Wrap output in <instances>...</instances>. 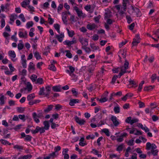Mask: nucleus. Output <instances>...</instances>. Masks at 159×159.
Segmentation results:
<instances>
[{"label":"nucleus","mask_w":159,"mask_h":159,"mask_svg":"<svg viewBox=\"0 0 159 159\" xmlns=\"http://www.w3.org/2000/svg\"><path fill=\"white\" fill-rule=\"evenodd\" d=\"M32 116L34 121L37 123L40 122V120L38 118L44 117L42 112L39 113L38 114H37L35 112H34L32 114Z\"/></svg>","instance_id":"obj_1"},{"label":"nucleus","mask_w":159,"mask_h":159,"mask_svg":"<svg viewBox=\"0 0 159 159\" xmlns=\"http://www.w3.org/2000/svg\"><path fill=\"white\" fill-rule=\"evenodd\" d=\"M45 130L42 127H40L39 126H36L35 130H31V132L33 134H36L38 133L39 132H40V134H42L45 132Z\"/></svg>","instance_id":"obj_2"},{"label":"nucleus","mask_w":159,"mask_h":159,"mask_svg":"<svg viewBox=\"0 0 159 159\" xmlns=\"http://www.w3.org/2000/svg\"><path fill=\"white\" fill-rule=\"evenodd\" d=\"M74 10L76 11L78 16L80 18L82 17L83 18L85 16V14H84L82 11L79 9L76 6L74 7Z\"/></svg>","instance_id":"obj_3"},{"label":"nucleus","mask_w":159,"mask_h":159,"mask_svg":"<svg viewBox=\"0 0 159 159\" xmlns=\"http://www.w3.org/2000/svg\"><path fill=\"white\" fill-rule=\"evenodd\" d=\"M140 42V38L138 34L136 35L135 38L133 39V41L132 42V44L133 46H135L137 45Z\"/></svg>","instance_id":"obj_4"},{"label":"nucleus","mask_w":159,"mask_h":159,"mask_svg":"<svg viewBox=\"0 0 159 159\" xmlns=\"http://www.w3.org/2000/svg\"><path fill=\"white\" fill-rule=\"evenodd\" d=\"M157 148V146L154 143L151 144L149 142H148L146 145V149L147 150H149L151 148V150H155Z\"/></svg>","instance_id":"obj_5"},{"label":"nucleus","mask_w":159,"mask_h":159,"mask_svg":"<svg viewBox=\"0 0 159 159\" xmlns=\"http://www.w3.org/2000/svg\"><path fill=\"white\" fill-rule=\"evenodd\" d=\"M77 41L75 38H73L71 41H69L68 40H66L63 42L64 44L67 45L68 47H70L72 44L76 43Z\"/></svg>","instance_id":"obj_6"},{"label":"nucleus","mask_w":159,"mask_h":159,"mask_svg":"<svg viewBox=\"0 0 159 159\" xmlns=\"http://www.w3.org/2000/svg\"><path fill=\"white\" fill-rule=\"evenodd\" d=\"M111 120L112 121L113 124L115 126H117L120 124L117 118L114 116H112L111 118Z\"/></svg>","instance_id":"obj_7"},{"label":"nucleus","mask_w":159,"mask_h":159,"mask_svg":"<svg viewBox=\"0 0 159 159\" xmlns=\"http://www.w3.org/2000/svg\"><path fill=\"white\" fill-rule=\"evenodd\" d=\"M75 120L76 122L80 125H84L85 122V120L83 119H81L79 117L76 116L75 117Z\"/></svg>","instance_id":"obj_8"},{"label":"nucleus","mask_w":159,"mask_h":159,"mask_svg":"<svg viewBox=\"0 0 159 159\" xmlns=\"http://www.w3.org/2000/svg\"><path fill=\"white\" fill-rule=\"evenodd\" d=\"M131 7L134 12L136 13V15L137 17L140 16H141V12L139 8L137 7H134L133 6H132Z\"/></svg>","instance_id":"obj_9"},{"label":"nucleus","mask_w":159,"mask_h":159,"mask_svg":"<svg viewBox=\"0 0 159 159\" xmlns=\"http://www.w3.org/2000/svg\"><path fill=\"white\" fill-rule=\"evenodd\" d=\"M80 102V100L78 99H71L70 100L69 104L71 106H74L75 104L78 103Z\"/></svg>","instance_id":"obj_10"},{"label":"nucleus","mask_w":159,"mask_h":159,"mask_svg":"<svg viewBox=\"0 0 159 159\" xmlns=\"http://www.w3.org/2000/svg\"><path fill=\"white\" fill-rule=\"evenodd\" d=\"M19 35L20 38L26 39L27 37V33L26 31H25L24 32L19 31Z\"/></svg>","instance_id":"obj_11"},{"label":"nucleus","mask_w":159,"mask_h":159,"mask_svg":"<svg viewBox=\"0 0 159 159\" xmlns=\"http://www.w3.org/2000/svg\"><path fill=\"white\" fill-rule=\"evenodd\" d=\"M55 37L59 42H61L63 41V38L64 37V35L63 33H61L60 35H56Z\"/></svg>","instance_id":"obj_12"},{"label":"nucleus","mask_w":159,"mask_h":159,"mask_svg":"<svg viewBox=\"0 0 159 159\" xmlns=\"http://www.w3.org/2000/svg\"><path fill=\"white\" fill-rule=\"evenodd\" d=\"M127 49L126 48L124 49L123 50H120L119 52V54H121L122 56V57L125 59H126V55Z\"/></svg>","instance_id":"obj_13"},{"label":"nucleus","mask_w":159,"mask_h":159,"mask_svg":"<svg viewBox=\"0 0 159 159\" xmlns=\"http://www.w3.org/2000/svg\"><path fill=\"white\" fill-rule=\"evenodd\" d=\"M43 124L44 125V127H42L45 130H48L50 127V125H49L48 121L45 120L43 122Z\"/></svg>","instance_id":"obj_14"},{"label":"nucleus","mask_w":159,"mask_h":159,"mask_svg":"<svg viewBox=\"0 0 159 159\" xmlns=\"http://www.w3.org/2000/svg\"><path fill=\"white\" fill-rule=\"evenodd\" d=\"M96 27V25L94 24H89L87 25V28L90 30H92Z\"/></svg>","instance_id":"obj_15"},{"label":"nucleus","mask_w":159,"mask_h":159,"mask_svg":"<svg viewBox=\"0 0 159 159\" xmlns=\"http://www.w3.org/2000/svg\"><path fill=\"white\" fill-rule=\"evenodd\" d=\"M53 106V105H50L48 106V107L44 109V111L45 113H47L52 110Z\"/></svg>","instance_id":"obj_16"},{"label":"nucleus","mask_w":159,"mask_h":159,"mask_svg":"<svg viewBox=\"0 0 159 159\" xmlns=\"http://www.w3.org/2000/svg\"><path fill=\"white\" fill-rule=\"evenodd\" d=\"M127 72L126 70H124L123 67H121L120 71L117 76H118V78H120L122 75H123L125 73H127Z\"/></svg>","instance_id":"obj_17"},{"label":"nucleus","mask_w":159,"mask_h":159,"mask_svg":"<svg viewBox=\"0 0 159 159\" xmlns=\"http://www.w3.org/2000/svg\"><path fill=\"white\" fill-rule=\"evenodd\" d=\"M52 90L54 92H60L61 89L60 86H54L52 87Z\"/></svg>","instance_id":"obj_18"},{"label":"nucleus","mask_w":159,"mask_h":159,"mask_svg":"<svg viewBox=\"0 0 159 159\" xmlns=\"http://www.w3.org/2000/svg\"><path fill=\"white\" fill-rule=\"evenodd\" d=\"M129 62L126 59H125V62L124 64V66H122L123 67L124 70H126L129 68Z\"/></svg>","instance_id":"obj_19"},{"label":"nucleus","mask_w":159,"mask_h":159,"mask_svg":"<svg viewBox=\"0 0 159 159\" xmlns=\"http://www.w3.org/2000/svg\"><path fill=\"white\" fill-rule=\"evenodd\" d=\"M155 87V86H148L145 87L143 90L144 91H150L152 89H153Z\"/></svg>","instance_id":"obj_20"},{"label":"nucleus","mask_w":159,"mask_h":159,"mask_svg":"<svg viewBox=\"0 0 159 159\" xmlns=\"http://www.w3.org/2000/svg\"><path fill=\"white\" fill-rule=\"evenodd\" d=\"M28 70L29 71L31 70H34L35 68V65L32 62H30V65L28 67Z\"/></svg>","instance_id":"obj_21"},{"label":"nucleus","mask_w":159,"mask_h":159,"mask_svg":"<svg viewBox=\"0 0 159 159\" xmlns=\"http://www.w3.org/2000/svg\"><path fill=\"white\" fill-rule=\"evenodd\" d=\"M9 56L13 58H14L16 57V53L14 51H10L8 52Z\"/></svg>","instance_id":"obj_22"},{"label":"nucleus","mask_w":159,"mask_h":159,"mask_svg":"<svg viewBox=\"0 0 159 159\" xmlns=\"http://www.w3.org/2000/svg\"><path fill=\"white\" fill-rule=\"evenodd\" d=\"M35 97L34 94V93H32L28 95L27 97V98L28 101H30L32 99H33Z\"/></svg>","instance_id":"obj_23"},{"label":"nucleus","mask_w":159,"mask_h":159,"mask_svg":"<svg viewBox=\"0 0 159 159\" xmlns=\"http://www.w3.org/2000/svg\"><path fill=\"white\" fill-rule=\"evenodd\" d=\"M54 27L58 33H60V25L58 24H55L54 25Z\"/></svg>","instance_id":"obj_24"},{"label":"nucleus","mask_w":159,"mask_h":159,"mask_svg":"<svg viewBox=\"0 0 159 159\" xmlns=\"http://www.w3.org/2000/svg\"><path fill=\"white\" fill-rule=\"evenodd\" d=\"M49 69L51 70H52L53 71H55L56 70V68L55 66L52 63H51L49 66Z\"/></svg>","instance_id":"obj_25"},{"label":"nucleus","mask_w":159,"mask_h":159,"mask_svg":"<svg viewBox=\"0 0 159 159\" xmlns=\"http://www.w3.org/2000/svg\"><path fill=\"white\" fill-rule=\"evenodd\" d=\"M62 18L64 22H67L66 19L67 18L66 13L65 12H63L62 14Z\"/></svg>","instance_id":"obj_26"},{"label":"nucleus","mask_w":159,"mask_h":159,"mask_svg":"<svg viewBox=\"0 0 159 159\" xmlns=\"http://www.w3.org/2000/svg\"><path fill=\"white\" fill-rule=\"evenodd\" d=\"M102 132L104 133L107 136L110 135V132L108 129H104L102 130Z\"/></svg>","instance_id":"obj_27"},{"label":"nucleus","mask_w":159,"mask_h":159,"mask_svg":"<svg viewBox=\"0 0 159 159\" xmlns=\"http://www.w3.org/2000/svg\"><path fill=\"white\" fill-rule=\"evenodd\" d=\"M90 47L93 50V51H94L95 50H98L99 49V47L98 46H94L93 44H91Z\"/></svg>","instance_id":"obj_28"},{"label":"nucleus","mask_w":159,"mask_h":159,"mask_svg":"<svg viewBox=\"0 0 159 159\" xmlns=\"http://www.w3.org/2000/svg\"><path fill=\"white\" fill-rule=\"evenodd\" d=\"M17 112L19 113H22L24 111V108L21 107H18L16 108Z\"/></svg>","instance_id":"obj_29"},{"label":"nucleus","mask_w":159,"mask_h":159,"mask_svg":"<svg viewBox=\"0 0 159 159\" xmlns=\"http://www.w3.org/2000/svg\"><path fill=\"white\" fill-rule=\"evenodd\" d=\"M14 148L17 149L19 150V151L21 150H23V146H22L19 145H16L14 146L13 147Z\"/></svg>","instance_id":"obj_30"},{"label":"nucleus","mask_w":159,"mask_h":159,"mask_svg":"<svg viewBox=\"0 0 159 159\" xmlns=\"http://www.w3.org/2000/svg\"><path fill=\"white\" fill-rule=\"evenodd\" d=\"M45 89L46 90V92L45 93H46V96L49 95V92L50 91V87L49 86H47L45 87Z\"/></svg>","instance_id":"obj_31"},{"label":"nucleus","mask_w":159,"mask_h":159,"mask_svg":"<svg viewBox=\"0 0 159 159\" xmlns=\"http://www.w3.org/2000/svg\"><path fill=\"white\" fill-rule=\"evenodd\" d=\"M144 83V81H142L139 84L138 88V90L139 92L141 91V90L143 88V85Z\"/></svg>","instance_id":"obj_32"},{"label":"nucleus","mask_w":159,"mask_h":159,"mask_svg":"<svg viewBox=\"0 0 159 159\" xmlns=\"http://www.w3.org/2000/svg\"><path fill=\"white\" fill-rule=\"evenodd\" d=\"M34 56L37 60L41 59V56L39 54V52H36L34 53Z\"/></svg>","instance_id":"obj_33"},{"label":"nucleus","mask_w":159,"mask_h":159,"mask_svg":"<svg viewBox=\"0 0 159 159\" xmlns=\"http://www.w3.org/2000/svg\"><path fill=\"white\" fill-rule=\"evenodd\" d=\"M65 52H66V56L67 57L70 58L72 57V55L69 50H66Z\"/></svg>","instance_id":"obj_34"},{"label":"nucleus","mask_w":159,"mask_h":159,"mask_svg":"<svg viewBox=\"0 0 159 159\" xmlns=\"http://www.w3.org/2000/svg\"><path fill=\"white\" fill-rule=\"evenodd\" d=\"M22 159H30L32 157V156L31 154H29L26 155H24L22 157H21Z\"/></svg>","instance_id":"obj_35"},{"label":"nucleus","mask_w":159,"mask_h":159,"mask_svg":"<svg viewBox=\"0 0 159 159\" xmlns=\"http://www.w3.org/2000/svg\"><path fill=\"white\" fill-rule=\"evenodd\" d=\"M44 89L43 87H42V88H40V90L39 93V95H46V93L44 92Z\"/></svg>","instance_id":"obj_36"},{"label":"nucleus","mask_w":159,"mask_h":159,"mask_svg":"<svg viewBox=\"0 0 159 159\" xmlns=\"http://www.w3.org/2000/svg\"><path fill=\"white\" fill-rule=\"evenodd\" d=\"M114 111L115 113L118 114L120 113V107H115L114 108Z\"/></svg>","instance_id":"obj_37"},{"label":"nucleus","mask_w":159,"mask_h":159,"mask_svg":"<svg viewBox=\"0 0 159 159\" xmlns=\"http://www.w3.org/2000/svg\"><path fill=\"white\" fill-rule=\"evenodd\" d=\"M126 18L127 20V21L128 23L129 24L132 21V20L130 16L129 15H126Z\"/></svg>","instance_id":"obj_38"},{"label":"nucleus","mask_w":159,"mask_h":159,"mask_svg":"<svg viewBox=\"0 0 159 159\" xmlns=\"http://www.w3.org/2000/svg\"><path fill=\"white\" fill-rule=\"evenodd\" d=\"M33 22L32 21H29L26 24V26L27 28H29L30 27L33 26Z\"/></svg>","instance_id":"obj_39"},{"label":"nucleus","mask_w":159,"mask_h":159,"mask_svg":"<svg viewBox=\"0 0 159 159\" xmlns=\"http://www.w3.org/2000/svg\"><path fill=\"white\" fill-rule=\"evenodd\" d=\"M124 147V144H121L117 148L116 150L118 151H121Z\"/></svg>","instance_id":"obj_40"},{"label":"nucleus","mask_w":159,"mask_h":159,"mask_svg":"<svg viewBox=\"0 0 159 159\" xmlns=\"http://www.w3.org/2000/svg\"><path fill=\"white\" fill-rule=\"evenodd\" d=\"M27 88L29 91L31 90L32 89V86L30 82L27 83Z\"/></svg>","instance_id":"obj_41"},{"label":"nucleus","mask_w":159,"mask_h":159,"mask_svg":"<svg viewBox=\"0 0 159 159\" xmlns=\"http://www.w3.org/2000/svg\"><path fill=\"white\" fill-rule=\"evenodd\" d=\"M0 104L1 105H2L5 103L3 95H2L0 98Z\"/></svg>","instance_id":"obj_42"},{"label":"nucleus","mask_w":159,"mask_h":159,"mask_svg":"<svg viewBox=\"0 0 159 159\" xmlns=\"http://www.w3.org/2000/svg\"><path fill=\"white\" fill-rule=\"evenodd\" d=\"M37 77L36 75L33 74L31 75L30 78L33 82H35L36 80Z\"/></svg>","instance_id":"obj_43"},{"label":"nucleus","mask_w":159,"mask_h":159,"mask_svg":"<svg viewBox=\"0 0 159 159\" xmlns=\"http://www.w3.org/2000/svg\"><path fill=\"white\" fill-rule=\"evenodd\" d=\"M43 79L42 78H38L36 81V84H43Z\"/></svg>","instance_id":"obj_44"},{"label":"nucleus","mask_w":159,"mask_h":159,"mask_svg":"<svg viewBox=\"0 0 159 159\" xmlns=\"http://www.w3.org/2000/svg\"><path fill=\"white\" fill-rule=\"evenodd\" d=\"M32 137L30 135H26L25 138V141H30L31 140Z\"/></svg>","instance_id":"obj_45"},{"label":"nucleus","mask_w":159,"mask_h":159,"mask_svg":"<svg viewBox=\"0 0 159 159\" xmlns=\"http://www.w3.org/2000/svg\"><path fill=\"white\" fill-rule=\"evenodd\" d=\"M117 78H118V76H117V75H115L112 78L111 83L114 84L115 83Z\"/></svg>","instance_id":"obj_46"},{"label":"nucleus","mask_w":159,"mask_h":159,"mask_svg":"<svg viewBox=\"0 0 159 159\" xmlns=\"http://www.w3.org/2000/svg\"><path fill=\"white\" fill-rule=\"evenodd\" d=\"M69 69L70 71V75L71 76V74L75 71V69L74 67H73L71 66H69Z\"/></svg>","instance_id":"obj_47"},{"label":"nucleus","mask_w":159,"mask_h":159,"mask_svg":"<svg viewBox=\"0 0 159 159\" xmlns=\"http://www.w3.org/2000/svg\"><path fill=\"white\" fill-rule=\"evenodd\" d=\"M158 152V151L157 149L151 150V153L154 156L157 155Z\"/></svg>","instance_id":"obj_48"},{"label":"nucleus","mask_w":159,"mask_h":159,"mask_svg":"<svg viewBox=\"0 0 159 159\" xmlns=\"http://www.w3.org/2000/svg\"><path fill=\"white\" fill-rule=\"evenodd\" d=\"M107 98H106V97L103 98H101L99 100V101L101 102H105L107 101Z\"/></svg>","instance_id":"obj_49"},{"label":"nucleus","mask_w":159,"mask_h":159,"mask_svg":"<svg viewBox=\"0 0 159 159\" xmlns=\"http://www.w3.org/2000/svg\"><path fill=\"white\" fill-rule=\"evenodd\" d=\"M101 18V16L100 15H99L97 16H95L94 18V19L95 20V21L99 22V20Z\"/></svg>","instance_id":"obj_50"},{"label":"nucleus","mask_w":159,"mask_h":159,"mask_svg":"<svg viewBox=\"0 0 159 159\" xmlns=\"http://www.w3.org/2000/svg\"><path fill=\"white\" fill-rule=\"evenodd\" d=\"M95 137V136L93 134L89 135L86 137L87 139H93Z\"/></svg>","instance_id":"obj_51"},{"label":"nucleus","mask_w":159,"mask_h":159,"mask_svg":"<svg viewBox=\"0 0 159 159\" xmlns=\"http://www.w3.org/2000/svg\"><path fill=\"white\" fill-rule=\"evenodd\" d=\"M138 104L139 105V108H142L143 107H145V105L144 103L142 102L141 101H139L138 102Z\"/></svg>","instance_id":"obj_52"},{"label":"nucleus","mask_w":159,"mask_h":159,"mask_svg":"<svg viewBox=\"0 0 159 159\" xmlns=\"http://www.w3.org/2000/svg\"><path fill=\"white\" fill-rule=\"evenodd\" d=\"M19 17L22 20L23 22H25V19L24 17V16L23 14H21L19 16Z\"/></svg>","instance_id":"obj_53"},{"label":"nucleus","mask_w":159,"mask_h":159,"mask_svg":"<svg viewBox=\"0 0 159 159\" xmlns=\"http://www.w3.org/2000/svg\"><path fill=\"white\" fill-rule=\"evenodd\" d=\"M99 38L98 36L96 34H95L93 35V40L94 41H97V40Z\"/></svg>","instance_id":"obj_54"},{"label":"nucleus","mask_w":159,"mask_h":159,"mask_svg":"<svg viewBox=\"0 0 159 159\" xmlns=\"http://www.w3.org/2000/svg\"><path fill=\"white\" fill-rule=\"evenodd\" d=\"M48 23L50 25H52L53 24L54 21L53 19L51 17H49L48 19Z\"/></svg>","instance_id":"obj_55"},{"label":"nucleus","mask_w":159,"mask_h":159,"mask_svg":"<svg viewBox=\"0 0 159 159\" xmlns=\"http://www.w3.org/2000/svg\"><path fill=\"white\" fill-rule=\"evenodd\" d=\"M139 120L137 119H134L131 120L130 124L132 125L134 123L137 122Z\"/></svg>","instance_id":"obj_56"},{"label":"nucleus","mask_w":159,"mask_h":159,"mask_svg":"<svg viewBox=\"0 0 159 159\" xmlns=\"http://www.w3.org/2000/svg\"><path fill=\"white\" fill-rule=\"evenodd\" d=\"M1 27L2 28H3L5 26V20L2 19L1 20Z\"/></svg>","instance_id":"obj_57"},{"label":"nucleus","mask_w":159,"mask_h":159,"mask_svg":"<svg viewBox=\"0 0 159 159\" xmlns=\"http://www.w3.org/2000/svg\"><path fill=\"white\" fill-rule=\"evenodd\" d=\"M151 78L152 80V82H154V80H155L157 78L156 75V74H153L152 75Z\"/></svg>","instance_id":"obj_58"},{"label":"nucleus","mask_w":159,"mask_h":159,"mask_svg":"<svg viewBox=\"0 0 159 159\" xmlns=\"http://www.w3.org/2000/svg\"><path fill=\"white\" fill-rule=\"evenodd\" d=\"M18 117L20 119L23 120V121L25 120V116L24 115H19L18 116Z\"/></svg>","instance_id":"obj_59"},{"label":"nucleus","mask_w":159,"mask_h":159,"mask_svg":"<svg viewBox=\"0 0 159 159\" xmlns=\"http://www.w3.org/2000/svg\"><path fill=\"white\" fill-rule=\"evenodd\" d=\"M24 47V45L22 43H19L18 45V48L19 50H21Z\"/></svg>","instance_id":"obj_60"},{"label":"nucleus","mask_w":159,"mask_h":159,"mask_svg":"<svg viewBox=\"0 0 159 159\" xmlns=\"http://www.w3.org/2000/svg\"><path fill=\"white\" fill-rule=\"evenodd\" d=\"M0 141L2 144L5 145L7 144V143H8V142L7 140L3 139H0Z\"/></svg>","instance_id":"obj_61"},{"label":"nucleus","mask_w":159,"mask_h":159,"mask_svg":"<svg viewBox=\"0 0 159 159\" xmlns=\"http://www.w3.org/2000/svg\"><path fill=\"white\" fill-rule=\"evenodd\" d=\"M126 2H123V7H121V9H122L123 10L125 11L126 9Z\"/></svg>","instance_id":"obj_62"},{"label":"nucleus","mask_w":159,"mask_h":159,"mask_svg":"<svg viewBox=\"0 0 159 159\" xmlns=\"http://www.w3.org/2000/svg\"><path fill=\"white\" fill-rule=\"evenodd\" d=\"M7 94L9 95L11 97H13L14 95L10 91H8L7 92Z\"/></svg>","instance_id":"obj_63"},{"label":"nucleus","mask_w":159,"mask_h":159,"mask_svg":"<svg viewBox=\"0 0 159 159\" xmlns=\"http://www.w3.org/2000/svg\"><path fill=\"white\" fill-rule=\"evenodd\" d=\"M72 92L73 95L75 96H77L78 95V93L75 90V89L73 88L71 90Z\"/></svg>","instance_id":"obj_64"}]
</instances>
